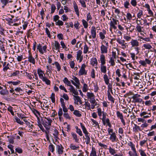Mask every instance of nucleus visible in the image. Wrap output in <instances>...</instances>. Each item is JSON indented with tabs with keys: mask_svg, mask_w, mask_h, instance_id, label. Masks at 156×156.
Segmentation results:
<instances>
[{
	"mask_svg": "<svg viewBox=\"0 0 156 156\" xmlns=\"http://www.w3.org/2000/svg\"><path fill=\"white\" fill-rule=\"evenodd\" d=\"M52 122V120L49 118L44 117L41 119L42 124L47 130H48L50 129Z\"/></svg>",
	"mask_w": 156,
	"mask_h": 156,
	"instance_id": "1",
	"label": "nucleus"
},
{
	"mask_svg": "<svg viewBox=\"0 0 156 156\" xmlns=\"http://www.w3.org/2000/svg\"><path fill=\"white\" fill-rule=\"evenodd\" d=\"M133 115L131 116L132 121V123L134 125V127H133V130L134 131H136V116L134 113H133Z\"/></svg>",
	"mask_w": 156,
	"mask_h": 156,
	"instance_id": "2",
	"label": "nucleus"
},
{
	"mask_svg": "<svg viewBox=\"0 0 156 156\" xmlns=\"http://www.w3.org/2000/svg\"><path fill=\"white\" fill-rule=\"evenodd\" d=\"M64 148L61 144L57 145L56 146V150L59 154H62L63 152Z\"/></svg>",
	"mask_w": 156,
	"mask_h": 156,
	"instance_id": "3",
	"label": "nucleus"
},
{
	"mask_svg": "<svg viewBox=\"0 0 156 156\" xmlns=\"http://www.w3.org/2000/svg\"><path fill=\"white\" fill-rule=\"evenodd\" d=\"M139 62L142 65L145 66L146 64H150L151 63V61L148 59L146 58L145 61L140 60Z\"/></svg>",
	"mask_w": 156,
	"mask_h": 156,
	"instance_id": "4",
	"label": "nucleus"
},
{
	"mask_svg": "<svg viewBox=\"0 0 156 156\" xmlns=\"http://www.w3.org/2000/svg\"><path fill=\"white\" fill-rule=\"evenodd\" d=\"M96 31L95 27L94 26H92L91 27V33L93 38H95L96 37Z\"/></svg>",
	"mask_w": 156,
	"mask_h": 156,
	"instance_id": "5",
	"label": "nucleus"
},
{
	"mask_svg": "<svg viewBox=\"0 0 156 156\" xmlns=\"http://www.w3.org/2000/svg\"><path fill=\"white\" fill-rule=\"evenodd\" d=\"M82 54V51L80 50H79L77 52L76 58L77 60H80L79 62H81L83 60V57H81V55Z\"/></svg>",
	"mask_w": 156,
	"mask_h": 156,
	"instance_id": "6",
	"label": "nucleus"
},
{
	"mask_svg": "<svg viewBox=\"0 0 156 156\" xmlns=\"http://www.w3.org/2000/svg\"><path fill=\"white\" fill-rule=\"evenodd\" d=\"M129 96L131 99H133V101L136 102V94H134L133 92H130Z\"/></svg>",
	"mask_w": 156,
	"mask_h": 156,
	"instance_id": "7",
	"label": "nucleus"
},
{
	"mask_svg": "<svg viewBox=\"0 0 156 156\" xmlns=\"http://www.w3.org/2000/svg\"><path fill=\"white\" fill-rule=\"evenodd\" d=\"M74 8L75 12H76V15L78 16H79V10L78 7L75 1L73 2Z\"/></svg>",
	"mask_w": 156,
	"mask_h": 156,
	"instance_id": "8",
	"label": "nucleus"
},
{
	"mask_svg": "<svg viewBox=\"0 0 156 156\" xmlns=\"http://www.w3.org/2000/svg\"><path fill=\"white\" fill-rule=\"evenodd\" d=\"M107 48L108 47H107L106 46L102 44L101 47V53L102 54L107 53L108 51Z\"/></svg>",
	"mask_w": 156,
	"mask_h": 156,
	"instance_id": "9",
	"label": "nucleus"
},
{
	"mask_svg": "<svg viewBox=\"0 0 156 156\" xmlns=\"http://www.w3.org/2000/svg\"><path fill=\"white\" fill-rule=\"evenodd\" d=\"M69 147L72 150H76L79 149V147L77 145H76L73 144L72 143L70 144Z\"/></svg>",
	"mask_w": 156,
	"mask_h": 156,
	"instance_id": "10",
	"label": "nucleus"
},
{
	"mask_svg": "<svg viewBox=\"0 0 156 156\" xmlns=\"http://www.w3.org/2000/svg\"><path fill=\"white\" fill-rule=\"evenodd\" d=\"M28 61L30 62L33 64H34L35 63V60L33 57H32L30 52L29 53V55L28 56Z\"/></svg>",
	"mask_w": 156,
	"mask_h": 156,
	"instance_id": "11",
	"label": "nucleus"
},
{
	"mask_svg": "<svg viewBox=\"0 0 156 156\" xmlns=\"http://www.w3.org/2000/svg\"><path fill=\"white\" fill-rule=\"evenodd\" d=\"M91 64L94 66H96L98 64V62L97 59L95 58H93L91 60Z\"/></svg>",
	"mask_w": 156,
	"mask_h": 156,
	"instance_id": "12",
	"label": "nucleus"
},
{
	"mask_svg": "<svg viewBox=\"0 0 156 156\" xmlns=\"http://www.w3.org/2000/svg\"><path fill=\"white\" fill-rule=\"evenodd\" d=\"M110 139L112 142H114L116 140V136L115 133L114 132L112 134H110Z\"/></svg>",
	"mask_w": 156,
	"mask_h": 156,
	"instance_id": "13",
	"label": "nucleus"
},
{
	"mask_svg": "<svg viewBox=\"0 0 156 156\" xmlns=\"http://www.w3.org/2000/svg\"><path fill=\"white\" fill-rule=\"evenodd\" d=\"M71 134L73 136V139L75 140V142L76 143H79V140L77 137L76 134L73 132H72Z\"/></svg>",
	"mask_w": 156,
	"mask_h": 156,
	"instance_id": "14",
	"label": "nucleus"
},
{
	"mask_svg": "<svg viewBox=\"0 0 156 156\" xmlns=\"http://www.w3.org/2000/svg\"><path fill=\"white\" fill-rule=\"evenodd\" d=\"M100 60L101 63V66L104 65L105 64V57L104 55L102 54L101 55Z\"/></svg>",
	"mask_w": 156,
	"mask_h": 156,
	"instance_id": "15",
	"label": "nucleus"
},
{
	"mask_svg": "<svg viewBox=\"0 0 156 156\" xmlns=\"http://www.w3.org/2000/svg\"><path fill=\"white\" fill-rule=\"evenodd\" d=\"M38 74L40 78L42 80L45 77H44L43 75V73L41 69H37Z\"/></svg>",
	"mask_w": 156,
	"mask_h": 156,
	"instance_id": "16",
	"label": "nucleus"
},
{
	"mask_svg": "<svg viewBox=\"0 0 156 156\" xmlns=\"http://www.w3.org/2000/svg\"><path fill=\"white\" fill-rule=\"evenodd\" d=\"M108 97L109 100L111 101L113 103H114L115 99L111 96L110 94L109 90H108L107 92Z\"/></svg>",
	"mask_w": 156,
	"mask_h": 156,
	"instance_id": "17",
	"label": "nucleus"
},
{
	"mask_svg": "<svg viewBox=\"0 0 156 156\" xmlns=\"http://www.w3.org/2000/svg\"><path fill=\"white\" fill-rule=\"evenodd\" d=\"M74 98H74V100H76L77 101V103H76V104H78V102H79L80 104H81L82 103V102L81 100L80 99V98L78 96H75V95H73Z\"/></svg>",
	"mask_w": 156,
	"mask_h": 156,
	"instance_id": "18",
	"label": "nucleus"
},
{
	"mask_svg": "<svg viewBox=\"0 0 156 156\" xmlns=\"http://www.w3.org/2000/svg\"><path fill=\"white\" fill-rule=\"evenodd\" d=\"M90 156H97L96 154V152L95 147H92V151L90 153Z\"/></svg>",
	"mask_w": 156,
	"mask_h": 156,
	"instance_id": "19",
	"label": "nucleus"
},
{
	"mask_svg": "<svg viewBox=\"0 0 156 156\" xmlns=\"http://www.w3.org/2000/svg\"><path fill=\"white\" fill-rule=\"evenodd\" d=\"M128 144L129 146L131 147L132 151L135 152L136 149L134 144L131 142H129L128 143Z\"/></svg>",
	"mask_w": 156,
	"mask_h": 156,
	"instance_id": "20",
	"label": "nucleus"
},
{
	"mask_svg": "<svg viewBox=\"0 0 156 156\" xmlns=\"http://www.w3.org/2000/svg\"><path fill=\"white\" fill-rule=\"evenodd\" d=\"M89 133H85V136L86 137L85 139L87 140L86 141V143L87 144H89L90 142V138L89 135H88Z\"/></svg>",
	"mask_w": 156,
	"mask_h": 156,
	"instance_id": "21",
	"label": "nucleus"
},
{
	"mask_svg": "<svg viewBox=\"0 0 156 156\" xmlns=\"http://www.w3.org/2000/svg\"><path fill=\"white\" fill-rule=\"evenodd\" d=\"M0 94L2 95H5L8 94L9 93L8 91L5 89H2V90L0 91Z\"/></svg>",
	"mask_w": 156,
	"mask_h": 156,
	"instance_id": "22",
	"label": "nucleus"
},
{
	"mask_svg": "<svg viewBox=\"0 0 156 156\" xmlns=\"http://www.w3.org/2000/svg\"><path fill=\"white\" fill-rule=\"evenodd\" d=\"M87 72L85 70V69H80L79 72V75H86Z\"/></svg>",
	"mask_w": 156,
	"mask_h": 156,
	"instance_id": "23",
	"label": "nucleus"
},
{
	"mask_svg": "<svg viewBox=\"0 0 156 156\" xmlns=\"http://www.w3.org/2000/svg\"><path fill=\"white\" fill-rule=\"evenodd\" d=\"M55 47L56 49H58V51L59 52L60 51L59 50L60 48V45L58 42L57 41H55Z\"/></svg>",
	"mask_w": 156,
	"mask_h": 156,
	"instance_id": "24",
	"label": "nucleus"
},
{
	"mask_svg": "<svg viewBox=\"0 0 156 156\" xmlns=\"http://www.w3.org/2000/svg\"><path fill=\"white\" fill-rule=\"evenodd\" d=\"M144 88H141L140 89H137V96H138V97L140 96V95H139L138 93L140 94H144Z\"/></svg>",
	"mask_w": 156,
	"mask_h": 156,
	"instance_id": "25",
	"label": "nucleus"
},
{
	"mask_svg": "<svg viewBox=\"0 0 156 156\" xmlns=\"http://www.w3.org/2000/svg\"><path fill=\"white\" fill-rule=\"evenodd\" d=\"M103 77L105 83L107 85H108L109 83V80L108 76L106 74H105L104 75Z\"/></svg>",
	"mask_w": 156,
	"mask_h": 156,
	"instance_id": "26",
	"label": "nucleus"
},
{
	"mask_svg": "<svg viewBox=\"0 0 156 156\" xmlns=\"http://www.w3.org/2000/svg\"><path fill=\"white\" fill-rule=\"evenodd\" d=\"M73 113L77 117H80L82 116V115L80 112V111L78 110H75L74 111Z\"/></svg>",
	"mask_w": 156,
	"mask_h": 156,
	"instance_id": "27",
	"label": "nucleus"
},
{
	"mask_svg": "<svg viewBox=\"0 0 156 156\" xmlns=\"http://www.w3.org/2000/svg\"><path fill=\"white\" fill-rule=\"evenodd\" d=\"M48 149L51 152H53L55 150V147L52 144L50 143Z\"/></svg>",
	"mask_w": 156,
	"mask_h": 156,
	"instance_id": "28",
	"label": "nucleus"
},
{
	"mask_svg": "<svg viewBox=\"0 0 156 156\" xmlns=\"http://www.w3.org/2000/svg\"><path fill=\"white\" fill-rule=\"evenodd\" d=\"M37 49L38 50L41 54H43L44 51H43L42 46L40 44L37 45Z\"/></svg>",
	"mask_w": 156,
	"mask_h": 156,
	"instance_id": "29",
	"label": "nucleus"
},
{
	"mask_svg": "<svg viewBox=\"0 0 156 156\" xmlns=\"http://www.w3.org/2000/svg\"><path fill=\"white\" fill-rule=\"evenodd\" d=\"M63 81L66 84L67 86H69L71 85V82H70L68 80V79L66 77H65Z\"/></svg>",
	"mask_w": 156,
	"mask_h": 156,
	"instance_id": "30",
	"label": "nucleus"
},
{
	"mask_svg": "<svg viewBox=\"0 0 156 156\" xmlns=\"http://www.w3.org/2000/svg\"><path fill=\"white\" fill-rule=\"evenodd\" d=\"M14 119L16 120V122L17 123L20 125H23L24 124V123L23 122L21 121L20 119L17 117L15 116L14 117Z\"/></svg>",
	"mask_w": 156,
	"mask_h": 156,
	"instance_id": "31",
	"label": "nucleus"
},
{
	"mask_svg": "<svg viewBox=\"0 0 156 156\" xmlns=\"http://www.w3.org/2000/svg\"><path fill=\"white\" fill-rule=\"evenodd\" d=\"M53 135L54 136L55 139L57 140V139L58 138V132L57 129H55L54 130V133Z\"/></svg>",
	"mask_w": 156,
	"mask_h": 156,
	"instance_id": "32",
	"label": "nucleus"
},
{
	"mask_svg": "<svg viewBox=\"0 0 156 156\" xmlns=\"http://www.w3.org/2000/svg\"><path fill=\"white\" fill-rule=\"evenodd\" d=\"M109 153L112 155H114V154H115L116 151L115 150L112 148L111 147H109Z\"/></svg>",
	"mask_w": 156,
	"mask_h": 156,
	"instance_id": "33",
	"label": "nucleus"
},
{
	"mask_svg": "<svg viewBox=\"0 0 156 156\" xmlns=\"http://www.w3.org/2000/svg\"><path fill=\"white\" fill-rule=\"evenodd\" d=\"M80 125L81 127V128L83 130V132L84 134L88 133L86 128L83 125V124L82 123H80Z\"/></svg>",
	"mask_w": 156,
	"mask_h": 156,
	"instance_id": "34",
	"label": "nucleus"
},
{
	"mask_svg": "<svg viewBox=\"0 0 156 156\" xmlns=\"http://www.w3.org/2000/svg\"><path fill=\"white\" fill-rule=\"evenodd\" d=\"M87 96L88 98H90V99H92L94 98V95L93 93L87 92Z\"/></svg>",
	"mask_w": 156,
	"mask_h": 156,
	"instance_id": "35",
	"label": "nucleus"
},
{
	"mask_svg": "<svg viewBox=\"0 0 156 156\" xmlns=\"http://www.w3.org/2000/svg\"><path fill=\"white\" fill-rule=\"evenodd\" d=\"M20 73V72L18 71H16L13 72L11 74L10 76H9L10 77L16 76L17 75H18Z\"/></svg>",
	"mask_w": 156,
	"mask_h": 156,
	"instance_id": "36",
	"label": "nucleus"
},
{
	"mask_svg": "<svg viewBox=\"0 0 156 156\" xmlns=\"http://www.w3.org/2000/svg\"><path fill=\"white\" fill-rule=\"evenodd\" d=\"M8 83L9 84H10V83H12L13 85H17L19 84L20 83V81L18 80L17 81H15V82H12V81H9L8 82Z\"/></svg>",
	"mask_w": 156,
	"mask_h": 156,
	"instance_id": "37",
	"label": "nucleus"
},
{
	"mask_svg": "<svg viewBox=\"0 0 156 156\" xmlns=\"http://www.w3.org/2000/svg\"><path fill=\"white\" fill-rule=\"evenodd\" d=\"M138 151L141 156H147L146 154L142 149L139 150Z\"/></svg>",
	"mask_w": 156,
	"mask_h": 156,
	"instance_id": "38",
	"label": "nucleus"
},
{
	"mask_svg": "<svg viewBox=\"0 0 156 156\" xmlns=\"http://www.w3.org/2000/svg\"><path fill=\"white\" fill-rule=\"evenodd\" d=\"M42 80L43 81L45 82V83L47 85H49L50 84V80L47 78L46 77H44Z\"/></svg>",
	"mask_w": 156,
	"mask_h": 156,
	"instance_id": "39",
	"label": "nucleus"
},
{
	"mask_svg": "<svg viewBox=\"0 0 156 156\" xmlns=\"http://www.w3.org/2000/svg\"><path fill=\"white\" fill-rule=\"evenodd\" d=\"M83 24L85 28H87L88 27V23L84 20L83 19L82 20Z\"/></svg>",
	"mask_w": 156,
	"mask_h": 156,
	"instance_id": "40",
	"label": "nucleus"
},
{
	"mask_svg": "<svg viewBox=\"0 0 156 156\" xmlns=\"http://www.w3.org/2000/svg\"><path fill=\"white\" fill-rule=\"evenodd\" d=\"M51 13L52 14L55 11L56 9V7L55 6V5L54 4H52L51 5Z\"/></svg>",
	"mask_w": 156,
	"mask_h": 156,
	"instance_id": "41",
	"label": "nucleus"
},
{
	"mask_svg": "<svg viewBox=\"0 0 156 156\" xmlns=\"http://www.w3.org/2000/svg\"><path fill=\"white\" fill-rule=\"evenodd\" d=\"M50 98L51 99L52 103H54L55 102V94L53 93H52Z\"/></svg>",
	"mask_w": 156,
	"mask_h": 156,
	"instance_id": "42",
	"label": "nucleus"
},
{
	"mask_svg": "<svg viewBox=\"0 0 156 156\" xmlns=\"http://www.w3.org/2000/svg\"><path fill=\"white\" fill-rule=\"evenodd\" d=\"M117 41L118 42L119 44H121L122 46H125V45L124 44V43L125 42V41L124 40H121L119 38L117 40Z\"/></svg>",
	"mask_w": 156,
	"mask_h": 156,
	"instance_id": "43",
	"label": "nucleus"
},
{
	"mask_svg": "<svg viewBox=\"0 0 156 156\" xmlns=\"http://www.w3.org/2000/svg\"><path fill=\"white\" fill-rule=\"evenodd\" d=\"M89 48L86 44H85L84 47L83 53L86 54L88 51Z\"/></svg>",
	"mask_w": 156,
	"mask_h": 156,
	"instance_id": "44",
	"label": "nucleus"
},
{
	"mask_svg": "<svg viewBox=\"0 0 156 156\" xmlns=\"http://www.w3.org/2000/svg\"><path fill=\"white\" fill-rule=\"evenodd\" d=\"M129 154L130 156H136V150H135V152L133 151H130L129 152Z\"/></svg>",
	"mask_w": 156,
	"mask_h": 156,
	"instance_id": "45",
	"label": "nucleus"
},
{
	"mask_svg": "<svg viewBox=\"0 0 156 156\" xmlns=\"http://www.w3.org/2000/svg\"><path fill=\"white\" fill-rule=\"evenodd\" d=\"M116 114L117 116L120 118V119H122L123 117V115L122 113H121L119 111H117L116 112Z\"/></svg>",
	"mask_w": 156,
	"mask_h": 156,
	"instance_id": "46",
	"label": "nucleus"
},
{
	"mask_svg": "<svg viewBox=\"0 0 156 156\" xmlns=\"http://www.w3.org/2000/svg\"><path fill=\"white\" fill-rule=\"evenodd\" d=\"M145 34L144 33L143 31L138 32L137 35L139 37L141 38H142V36H144V34Z\"/></svg>",
	"mask_w": 156,
	"mask_h": 156,
	"instance_id": "47",
	"label": "nucleus"
},
{
	"mask_svg": "<svg viewBox=\"0 0 156 156\" xmlns=\"http://www.w3.org/2000/svg\"><path fill=\"white\" fill-rule=\"evenodd\" d=\"M87 87H88L87 85L86 84L84 83L83 84V89H82L83 91V92H86V91H87Z\"/></svg>",
	"mask_w": 156,
	"mask_h": 156,
	"instance_id": "48",
	"label": "nucleus"
},
{
	"mask_svg": "<svg viewBox=\"0 0 156 156\" xmlns=\"http://www.w3.org/2000/svg\"><path fill=\"white\" fill-rule=\"evenodd\" d=\"M103 118L102 119V120L103 122V124L104 125H105V120L106 119V114L104 112H103Z\"/></svg>",
	"mask_w": 156,
	"mask_h": 156,
	"instance_id": "49",
	"label": "nucleus"
},
{
	"mask_svg": "<svg viewBox=\"0 0 156 156\" xmlns=\"http://www.w3.org/2000/svg\"><path fill=\"white\" fill-rule=\"evenodd\" d=\"M147 10L148 12V14L149 15L148 16V17H153V13L152 11L150 9L148 10Z\"/></svg>",
	"mask_w": 156,
	"mask_h": 156,
	"instance_id": "50",
	"label": "nucleus"
},
{
	"mask_svg": "<svg viewBox=\"0 0 156 156\" xmlns=\"http://www.w3.org/2000/svg\"><path fill=\"white\" fill-rule=\"evenodd\" d=\"M144 47L146 49H150L152 48L151 46L149 44H144Z\"/></svg>",
	"mask_w": 156,
	"mask_h": 156,
	"instance_id": "51",
	"label": "nucleus"
},
{
	"mask_svg": "<svg viewBox=\"0 0 156 156\" xmlns=\"http://www.w3.org/2000/svg\"><path fill=\"white\" fill-rule=\"evenodd\" d=\"M45 31L46 34L48 35V36L49 38H51V35L50 33L49 30L48 29V28H45Z\"/></svg>",
	"mask_w": 156,
	"mask_h": 156,
	"instance_id": "52",
	"label": "nucleus"
},
{
	"mask_svg": "<svg viewBox=\"0 0 156 156\" xmlns=\"http://www.w3.org/2000/svg\"><path fill=\"white\" fill-rule=\"evenodd\" d=\"M63 22L62 21L60 20H58V21L55 23V24L56 25H58L59 26H62L63 25Z\"/></svg>",
	"mask_w": 156,
	"mask_h": 156,
	"instance_id": "53",
	"label": "nucleus"
},
{
	"mask_svg": "<svg viewBox=\"0 0 156 156\" xmlns=\"http://www.w3.org/2000/svg\"><path fill=\"white\" fill-rule=\"evenodd\" d=\"M52 65H55V66L57 68H61L60 66L59 63L57 62H55L54 63H53Z\"/></svg>",
	"mask_w": 156,
	"mask_h": 156,
	"instance_id": "54",
	"label": "nucleus"
},
{
	"mask_svg": "<svg viewBox=\"0 0 156 156\" xmlns=\"http://www.w3.org/2000/svg\"><path fill=\"white\" fill-rule=\"evenodd\" d=\"M80 2L81 4L82 7L85 8L86 7L85 2L83 0H80Z\"/></svg>",
	"mask_w": 156,
	"mask_h": 156,
	"instance_id": "55",
	"label": "nucleus"
},
{
	"mask_svg": "<svg viewBox=\"0 0 156 156\" xmlns=\"http://www.w3.org/2000/svg\"><path fill=\"white\" fill-rule=\"evenodd\" d=\"M143 82H140V83L137 84V89H141V88H143Z\"/></svg>",
	"mask_w": 156,
	"mask_h": 156,
	"instance_id": "56",
	"label": "nucleus"
},
{
	"mask_svg": "<svg viewBox=\"0 0 156 156\" xmlns=\"http://www.w3.org/2000/svg\"><path fill=\"white\" fill-rule=\"evenodd\" d=\"M26 73L27 76L30 79L32 80L33 79V77H32V76H33V74H31L30 73H28L27 72H26Z\"/></svg>",
	"mask_w": 156,
	"mask_h": 156,
	"instance_id": "57",
	"label": "nucleus"
},
{
	"mask_svg": "<svg viewBox=\"0 0 156 156\" xmlns=\"http://www.w3.org/2000/svg\"><path fill=\"white\" fill-rule=\"evenodd\" d=\"M143 15V12L141 10H139V12L137 14V16L138 18H140Z\"/></svg>",
	"mask_w": 156,
	"mask_h": 156,
	"instance_id": "58",
	"label": "nucleus"
},
{
	"mask_svg": "<svg viewBox=\"0 0 156 156\" xmlns=\"http://www.w3.org/2000/svg\"><path fill=\"white\" fill-rule=\"evenodd\" d=\"M2 4L4 5H6V4L8 3L9 0H0Z\"/></svg>",
	"mask_w": 156,
	"mask_h": 156,
	"instance_id": "59",
	"label": "nucleus"
},
{
	"mask_svg": "<svg viewBox=\"0 0 156 156\" xmlns=\"http://www.w3.org/2000/svg\"><path fill=\"white\" fill-rule=\"evenodd\" d=\"M109 62L111 63L112 66H114L115 65L114 60L112 57L110 58Z\"/></svg>",
	"mask_w": 156,
	"mask_h": 156,
	"instance_id": "60",
	"label": "nucleus"
},
{
	"mask_svg": "<svg viewBox=\"0 0 156 156\" xmlns=\"http://www.w3.org/2000/svg\"><path fill=\"white\" fill-rule=\"evenodd\" d=\"M57 37L60 40H62L63 38V35L61 33L58 34Z\"/></svg>",
	"mask_w": 156,
	"mask_h": 156,
	"instance_id": "61",
	"label": "nucleus"
},
{
	"mask_svg": "<svg viewBox=\"0 0 156 156\" xmlns=\"http://www.w3.org/2000/svg\"><path fill=\"white\" fill-rule=\"evenodd\" d=\"M73 77L74 78L73 79V80L76 82V83L80 84V81L78 78L75 76H74Z\"/></svg>",
	"mask_w": 156,
	"mask_h": 156,
	"instance_id": "62",
	"label": "nucleus"
},
{
	"mask_svg": "<svg viewBox=\"0 0 156 156\" xmlns=\"http://www.w3.org/2000/svg\"><path fill=\"white\" fill-rule=\"evenodd\" d=\"M15 150L17 152L19 153H21L23 152L22 149L19 147L16 148V149Z\"/></svg>",
	"mask_w": 156,
	"mask_h": 156,
	"instance_id": "63",
	"label": "nucleus"
},
{
	"mask_svg": "<svg viewBox=\"0 0 156 156\" xmlns=\"http://www.w3.org/2000/svg\"><path fill=\"white\" fill-rule=\"evenodd\" d=\"M15 138L13 137H12L9 139L8 141L10 144H13L14 143V139Z\"/></svg>",
	"mask_w": 156,
	"mask_h": 156,
	"instance_id": "64",
	"label": "nucleus"
}]
</instances>
